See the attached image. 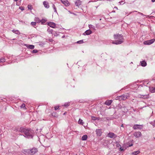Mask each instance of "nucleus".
Returning <instances> with one entry per match:
<instances>
[{
	"instance_id": "nucleus-1",
	"label": "nucleus",
	"mask_w": 155,
	"mask_h": 155,
	"mask_svg": "<svg viewBox=\"0 0 155 155\" xmlns=\"http://www.w3.org/2000/svg\"><path fill=\"white\" fill-rule=\"evenodd\" d=\"M17 131L21 132L24 134V136L27 138H32L34 135V131L30 129L20 128Z\"/></svg>"
},
{
	"instance_id": "nucleus-2",
	"label": "nucleus",
	"mask_w": 155,
	"mask_h": 155,
	"mask_svg": "<svg viewBox=\"0 0 155 155\" xmlns=\"http://www.w3.org/2000/svg\"><path fill=\"white\" fill-rule=\"evenodd\" d=\"M114 39L117 40L113 41L112 43L113 44L116 45L120 44L123 42L122 41L123 38L122 35H121L118 34L114 35Z\"/></svg>"
},
{
	"instance_id": "nucleus-3",
	"label": "nucleus",
	"mask_w": 155,
	"mask_h": 155,
	"mask_svg": "<svg viewBox=\"0 0 155 155\" xmlns=\"http://www.w3.org/2000/svg\"><path fill=\"white\" fill-rule=\"evenodd\" d=\"M128 94H125L122 95L117 97L116 99L119 100V101L125 100L128 98Z\"/></svg>"
},
{
	"instance_id": "nucleus-4",
	"label": "nucleus",
	"mask_w": 155,
	"mask_h": 155,
	"mask_svg": "<svg viewBox=\"0 0 155 155\" xmlns=\"http://www.w3.org/2000/svg\"><path fill=\"white\" fill-rule=\"evenodd\" d=\"M26 153L29 154L30 155H33L38 152L37 148H32L31 150H26Z\"/></svg>"
},
{
	"instance_id": "nucleus-5",
	"label": "nucleus",
	"mask_w": 155,
	"mask_h": 155,
	"mask_svg": "<svg viewBox=\"0 0 155 155\" xmlns=\"http://www.w3.org/2000/svg\"><path fill=\"white\" fill-rule=\"evenodd\" d=\"M155 39H153L151 40H148L144 41L143 42V44L145 45H150L153 43L155 41Z\"/></svg>"
},
{
	"instance_id": "nucleus-6",
	"label": "nucleus",
	"mask_w": 155,
	"mask_h": 155,
	"mask_svg": "<svg viewBox=\"0 0 155 155\" xmlns=\"http://www.w3.org/2000/svg\"><path fill=\"white\" fill-rule=\"evenodd\" d=\"M107 137L110 138L114 139L117 137V135L112 132H109L107 135Z\"/></svg>"
},
{
	"instance_id": "nucleus-7",
	"label": "nucleus",
	"mask_w": 155,
	"mask_h": 155,
	"mask_svg": "<svg viewBox=\"0 0 155 155\" xmlns=\"http://www.w3.org/2000/svg\"><path fill=\"white\" fill-rule=\"evenodd\" d=\"M61 2L66 6H68L70 5V3L67 0H61Z\"/></svg>"
},
{
	"instance_id": "nucleus-8",
	"label": "nucleus",
	"mask_w": 155,
	"mask_h": 155,
	"mask_svg": "<svg viewBox=\"0 0 155 155\" xmlns=\"http://www.w3.org/2000/svg\"><path fill=\"white\" fill-rule=\"evenodd\" d=\"M143 127L142 125H140L138 124H135L133 128L134 129H142Z\"/></svg>"
},
{
	"instance_id": "nucleus-9",
	"label": "nucleus",
	"mask_w": 155,
	"mask_h": 155,
	"mask_svg": "<svg viewBox=\"0 0 155 155\" xmlns=\"http://www.w3.org/2000/svg\"><path fill=\"white\" fill-rule=\"evenodd\" d=\"M134 135L136 137H139L141 136V133L140 131H137L135 132L134 134Z\"/></svg>"
},
{
	"instance_id": "nucleus-10",
	"label": "nucleus",
	"mask_w": 155,
	"mask_h": 155,
	"mask_svg": "<svg viewBox=\"0 0 155 155\" xmlns=\"http://www.w3.org/2000/svg\"><path fill=\"white\" fill-rule=\"evenodd\" d=\"M48 25L53 28H56V24L53 22H49L48 23Z\"/></svg>"
},
{
	"instance_id": "nucleus-11",
	"label": "nucleus",
	"mask_w": 155,
	"mask_h": 155,
	"mask_svg": "<svg viewBox=\"0 0 155 155\" xmlns=\"http://www.w3.org/2000/svg\"><path fill=\"white\" fill-rule=\"evenodd\" d=\"M96 132L97 136H101L102 134V131L101 129H97L96 130Z\"/></svg>"
},
{
	"instance_id": "nucleus-12",
	"label": "nucleus",
	"mask_w": 155,
	"mask_h": 155,
	"mask_svg": "<svg viewBox=\"0 0 155 155\" xmlns=\"http://www.w3.org/2000/svg\"><path fill=\"white\" fill-rule=\"evenodd\" d=\"M43 4L45 7L47 8H49V5L48 3L46 1H44L43 2Z\"/></svg>"
},
{
	"instance_id": "nucleus-13",
	"label": "nucleus",
	"mask_w": 155,
	"mask_h": 155,
	"mask_svg": "<svg viewBox=\"0 0 155 155\" xmlns=\"http://www.w3.org/2000/svg\"><path fill=\"white\" fill-rule=\"evenodd\" d=\"M25 46H26L28 48H29L31 49H33L35 47V46L32 45L25 44Z\"/></svg>"
},
{
	"instance_id": "nucleus-14",
	"label": "nucleus",
	"mask_w": 155,
	"mask_h": 155,
	"mask_svg": "<svg viewBox=\"0 0 155 155\" xmlns=\"http://www.w3.org/2000/svg\"><path fill=\"white\" fill-rule=\"evenodd\" d=\"M92 33L91 31L90 30H88L86 31L85 32L83 33V35H90Z\"/></svg>"
},
{
	"instance_id": "nucleus-15",
	"label": "nucleus",
	"mask_w": 155,
	"mask_h": 155,
	"mask_svg": "<svg viewBox=\"0 0 155 155\" xmlns=\"http://www.w3.org/2000/svg\"><path fill=\"white\" fill-rule=\"evenodd\" d=\"M81 2L80 0H77L75 2L76 5L77 6H79L81 4Z\"/></svg>"
},
{
	"instance_id": "nucleus-16",
	"label": "nucleus",
	"mask_w": 155,
	"mask_h": 155,
	"mask_svg": "<svg viewBox=\"0 0 155 155\" xmlns=\"http://www.w3.org/2000/svg\"><path fill=\"white\" fill-rule=\"evenodd\" d=\"M149 90L151 93H155V87H149Z\"/></svg>"
},
{
	"instance_id": "nucleus-17",
	"label": "nucleus",
	"mask_w": 155,
	"mask_h": 155,
	"mask_svg": "<svg viewBox=\"0 0 155 155\" xmlns=\"http://www.w3.org/2000/svg\"><path fill=\"white\" fill-rule=\"evenodd\" d=\"M140 63L141 64V65L143 67H145L147 65V63L144 61H140Z\"/></svg>"
},
{
	"instance_id": "nucleus-18",
	"label": "nucleus",
	"mask_w": 155,
	"mask_h": 155,
	"mask_svg": "<svg viewBox=\"0 0 155 155\" xmlns=\"http://www.w3.org/2000/svg\"><path fill=\"white\" fill-rule=\"evenodd\" d=\"M112 102V100L107 101L105 102V104L107 105H110L111 104Z\"/></svg>"
},
{
	"instance_id": "nucleus-19",
	"label": "nucleus",
	"mask_w": 155,
	"mask_h": 155,
	"mask_svg": "<svg viewBox=\"0 0 155 155\" xmlns=\"http://www.w3.org/2000/svg\"><path fill=\"white\" fill-rule=\"evenodd\" d=\"M12 31L14 33L18 35H20V33L18 30H15L14 29Z\"/></svg>"
},
{
	"instance_id": "nucleus-20",
	"label": "nucleus",
	"mask_w": 155,
	"mask_h": 155,
	"mask_svg": "<svg viewBox=\"0 0 155 155\" xmlns=\"http://www.w3.org/2000/svg\"><path fill=\"white\" fill-rule=\"evenodd\" d=\"M87 138V136L86 135H84L82 137L81 139L83 140H86Z\"/></svg>"
},
{
	"instance_id": "nucleus-21",
	"label": "nucleus",
	"mask_w": 155,
	"mask_h": 155,
	"mask_svg": "<svg viewBox=\"0 0 155 155\" xmlns=\"http://www.w3.org/2000/svg\"><path fill=\"white\" fill-rule=\"evenodd\" d=\"M140 151L139 150L134 151L132 153V155H137L139 153Z\"/></svg>"
},
{
	"instance_id": "nucleus-22",
	"label": "nucleus",
	"mask_w": 155,
	"mask_h": 155,
	"mask_svg": "<svg viewBox=\"0 0 155 155\" xmlns=\"http://www.w3.org/2000/svg\"><path fill=\"white\" fill-rule=\"evenodd\" d=\"M35 21L36 23H39L41 22V20L38 18H35Z\"/></svg>"
},
{
	"instance_id": "nucleus-23",
	"label": "nucleus",
	"mask_w": 155,
	"mask_h": 155,
	"mask_svg": "<svg viewBox=\"0 0 155 155\" xmlns=\"http://www.w3.org/2000/svg\"><path fill=\"white\" fill-rule=\"evenodd\" d=\"M91 119L94 120H99V119L98 118H97L96 117L94 116H92L91 117Z\"/></svg>"
},
{
	"instance_id": "nucleus-24",
	"label": "nucleus",
	"mask_w": 155,
	"mask_h": 155,
	"mask_svg": "<svg viewBox=\"0 0 155 155\" xmlns=\"http://www.w3.org/2000/svg\"><path fill=\"white\" fill-rule=\"evenodd\" d=\"M142 97H140L142 98H144V99L148 98V95H141Z\"/></svg>"
},
{
	"instance_id": "nucleus-25",
	"label": "nucleus",
	"mask_w": 155,
	"mask_h": 155,
	"mask_svg": "<svg viewBox=\"0 0 155 155\" xmlns=\"http://www.w3.org/2000/svg\"><path fill=\"white\" fill-rule=\"evenodd\" d=\"M78 123L79 124L81 125H83L84 123V122H83L82 120L80 119L79 120Z\"/></svg>"
},
{
	"instance_id": "nucleus-26",
	"label": "nucleus",
	"mask_w": 155,
	"mask_h": 155,
	"mask_svg": "<svg viewBox=\"0 0 155 155\" xmlns=\"http://www.w3.org/2000/svg\"><path fill=\"white\" fill-rule=\"evenodd\" d=\"M47 31L49 33L52 34L53 32V30L52 29H50L48 28L47 30Z\"/></svg>"
},
{
	"instance_id": "nucleus-27",
	"label": "nucleus",
	"mask_w": 155,
	"mask_h": 155,
	"mask_svg": "<svg viewBox=\"0 0 155 155\" xmlns=\"http://www.w3.org/2000/svg\"><path fill=\"white\" fill-rule=\"evenodd\" d=\"M150 123L153 125V127H155V120L151 122Z\"/></svg>"
},
{
	"instance_id": "nucleus-28",
	"label": "nucleus",
	"mask_w": 155,
	"mask_h": 155,
	"mask_svg": "<svg viewBox=\"0 0 155 155\" xmlns=\"http://www.w3.org/2000/svg\"><path fill=\"white\" fill-rule=\"evenodd\" d=\"M52 7L53 8L54 10V12H56V13H57L56 8V7H55V5L54 4H53L52 5Z\"/></svg>"
},
{
	"instance_id": "nucleus-29",
	"label": "nucleus",
	"mask_w": 155,
	"mask_h": 155,
	"mask_svg": "<svg viewBox=\"0 0 155 155\" xmlns=\"http://www.w3.org/2000/svg\"><path fill=\"white\" fill-rule=\"evenodd\" d=\"M70 105L69 103V102H67L65 103V104L64 105V106L67 107H68Z\"/></svg>"
},
{
	"instance_id": "nucleus-30",
	"label": "nucleus",
	"mask_w": 155,
	"mask_h": 155,
	"mask_svg": "<svg viewBox=\"0 0 155 155\" xmlns=\"http://www.w3.org/2000/svg\"><path fill=\"white\" fill-rule=\"evenodd\" d=\"M83 42H84V41H83V40H81L80 41H78L77 42V43L78 44H81V43H83Z\"/></svg>"
},
{
	"instance_id": "nucleus-31",
	"label": "nucleus",
	"mask_w": 155,
	"mask_h": 155,
	"mask_svg": "<svg viewBox=\"0 0 155 155\" xmlns=\"http://www.w3.org/2000/svg\"><path fill=\"white\" fill-rule=\"evenodd\" d=\"M31 25L32 26H35L36 25V23L35 22H32L31 23Z\"/></svg>"
},
{
	"instance_id": "nucleus-32",
	"label": "nucleus",
	"mask_w": 155,
	"mask_h": 155,
	"mask_svg": "<svg viewBox=\"0 0 155 155\" xmlns=\"http://www.w3.org/2000/svg\"><path fill=\"white\" fill-rule=\"evenodd\" d=\"M41 24L45 23L46 22V20L44 19H42L41 20Z\"/></svg>"
},
{
	"instance_id": "nucleus-33",
	"label": "nucleus",
	"mask_w": 155,
	"mask_h": 155,
	"mask_svg": "<svg viewBox=\"0 0 155 155\" xmlns=\"http://www.w3.org/2000/svg\"><path fill=\"white\" fill-rule=\"evenodd\" d=\"M38 52V51L36 49H34V50H33L32 51V53H36L37 52Z\"/></svg>"
},
{
	"instance_id": "nucleus-34",
	"label": "nucleus",
	"mask_w": 155,
	"mask_h": 155,
	"mask_svg": "<svg viewBox=\"0 0 155 155\" xmlns=\"http://www.w3.org/2000/svg\"><path fill=\"white\" fill-rule=\"evenodd\" d=\"M54 108V110H55L59 109V106H55Z\"/></svg>"
},
{
	"instance_id": "nucleus-35",
	"label": "nucleus",
	"mask_w": 155,
	"mask_h": 155,
	"mask_svg": "<svg viewBox=\"0 0 155 155\" xmlns=\"http://www.w3.org/2000/svg\"><path fill=\"white\" fill-rule=\"evenodd\" d=\"M5 60L4 59H0V62H5Z\"/></svg>"
},
{
	"instance_id": "nucleus-36",
	"label": "nucleus",
	"mask_w": 155,
	"mask_h": 155,
	"mask_svg": "<svg viewBox=\"0 0 155 155\" xmlns=\"http://www.w3.org/2000/svg\"><path fill=\"white\" fill-rule=\"evenodd\" d=\"M28 8L29 9H32V7L31 5H28Z\"/></svg>"
},
{
	"instance_id": "nucleus-37",
	"label": "nucleus",
	"mask_w": 155,
	"mask_h": 155,
	"mask_svg": "<svg viewBox=\"0 0 155 155\" xmlns=\"http://www.w3.org/2000/svg\"><path fill=\"white\" fill-rule=\"evenodd\" d=\"M25 107V104H22V105L21 106V108H24Z\"/></svg>"
},
{
	"instance_id": "nucleus-38",
	"label": "nucleus",
	"mask_w": 155,
	"mask_h": 155,
	"mask_svg": "<svg viewBox=\"0 0 155 155\" xmlns=\"http://www.w3.org/2000/svg\"><path fill=\"white\" fill-rule=\"evenodd\" d=\"M120 149L121 151H123V150H124V149L123 148H122V147H121L120 148Z\"/></svg>"
},
{
	"instance_id": "nucleus-39",
	"label": "nucleus",
	"mask_w": 155,
	"mask_h": 155,
	"mask_svg": "<svg viewBox=\"0 0 155 155\" xmlns=\"http://www.w3.org/2000/svg\"><path fill=\"white\" fill-rule=\"evenodd\" d=\"M138 13L140 14L141 15H144L142 13H140V12H138Z\"/></svg>"
},
{
	"instance_id": "nucleus-40",
	"label": "nucleus",
	"mask_w": 155,
	"mask_h": 155,
	"mask_svg": "<svg viewBox=\"0 0 155 155\" xmlns=\"http://www.w3.org/2000/svg\"><path fill=\"white\" fill-rule=\"evenodd\" d=\"M52 40L51 39H49V41L51 42H52Z\"/></svg>"
},
{
	"instance_id": "nucleus-41",
	"label": "nucleus",
	"mask_w": 155,
	"mask_h": 155,
	"mask_svg": "<svg viewBox=\"0 0 155 155\" xmlns=\"http://www.w3.org/2000/svg\"><path fill=\"white\" fill-rule=\"evenodd\" d=\"M146 16L147 18H149L150 17L149 15H145Z\"/></svg>"
},
{
	"instance_id": "nucleus-42",
	"label": "nucleus",
	"mask_w": 155,
	"mask_h": 155,
	"mask_svg": "<svg viewBox=\"0 0 155 155\" xmlns=\"http://www.w3.org/2000/svg\"><path fill=\"white\" fill-rule=\"evenodd\" d=\"M117 147H119V146H120V144H117Z\"/></svg>"
},
{
	"instance_id": "nucleus-43",
	"label": "nucleus",
	"mask_w": 155,
	"mask_h": 155,
	"mask_svg": "<svg viewBox=\"0 0 155 155\" xmlns=\"http://www.w3.org/2000/svg\"><path fill=\"white\" fill-rule=\"evenodd\" d=\"M92 25H89V28H91V27H92Z\"/></svg>"
},
{
	"instance_id": "nucleus-44",
	"label": "nucleus",
	"mask_w": 155,
	"mask_h": 155,
	"mask_svg": "<svg viewBox=\"0 0 155 155\" xmlns=\"http://www.w3.org/2000/svg\"><path fill=\"white\" fill-rule=\"evenodd\" d=\"M152 2H155V0H152Z\"/></svg>"
},
{
	"instance_id": "nucleus-45",
	"label": "nucleus",
	"mask_w": 155,
	"mask_h": 155,
	"mask_svg": "<svg viewBox=\"0 0 155 155\" xmlns=\"http://www.w3.org/2000/svg\"><path fill=\"white\" fill-rule=\"evenodd\" d=\"M122 2V1L120 2H119V3H120V4H121V3H122V2Z\"/></svg>"
},
{
	"instance_id": "nucleus-46",
	"label": "nucleus",
	"mask_w": 155,
	"mask_h": 155,
	"mask_svg": "<svg viewBox=\"0 0 155 155\" xmlns=\"http://www.w3.org/2000/svg\"><path fill=\"white\" fill-rule=\"evenodd\" d=\"M114 8H115L117 9V7H114Z\"/></svg>"
},
{
	"instance_id": "nucleus-47",
	"label": "nucleus",
	"mask_w": 155,
	"mask_h": 155,
	"mask_svg": "<svg viewBox=\"0 0 155 155\" xmlns=\"http://www.w3.org/2000/svg\"><path fill=\"white\" fill-rule=\"evenodd\" d=\"M123 124H122V125L121 126L123 127Z\"/></svg>"
},
{
	"instance_id": "nucleus-48",
	"label": "nucleus",
	"mask_w": 155,
	"mask_h": 155,
	"mask_svg": "<svg viewBox=\"0 0 155 155\" xmlns=\"http://www.w3.org/2000/svg\"><path fill=\"white\" fill-rule=\"evenodd\" d=\"M132 146V145H131L130 146Z\"/></svg>"
},
{
	"instance_id": "nucleus-49",
	"label": "nucleus",
	"mask_w": 155,
	"mask_h": 155,
	"mask_svg": "<svg viewBox=\"0 0 155 155\" xmlns=\"http://www.w3.org/2000/svg\"><path fill=\"white\" fill-rule=\"evenodd\" d=\"M15 39H13V40H15Z\"/></svg>"
}]
</instances>
